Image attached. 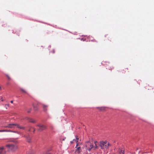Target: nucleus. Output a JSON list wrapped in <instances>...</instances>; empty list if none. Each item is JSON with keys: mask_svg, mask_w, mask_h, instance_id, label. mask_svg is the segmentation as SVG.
<instances>
[{"mask_svg": "<svg viewBox=\"0 0 154 154\" xmlns=\"http://www.w3.org/2000/svg\"><path fill=\"white\" fill-rule=\"evenodd\" d=\"M6 146L8 148V151L12 152L15 151L17 149V146L11 144H7Z\"/></svg>", "mask_w": 154, "mask_h": 154, "instance_id": "obj_1", "label": "nucleus"}, {"mask_svg": "<svg viewBox=\"0 0 154 154\" xmlns=\"http://www.w3.org/2000/svg\"><path fill=\"white\" fill-rule=\"evenodd\" d=\"M107 142L106 141H101L100 143L99 146L102 149L108 148V146L106 145Z\"/></svg>", "mask_w": 154, "mask_h": 154, "instance_id": "obj_2", "label": "nucleus"}, {"mask_svg": "<svg viewBox=\"0 0 154 154\" xmlns=\"http://www.w3.org/2000/svg\"><path fill=\"white\" fill-rule=\"evenodd\" d=\"M46 128L45 126H37V129L39 131H41Z\"/></svg>", "mask_w": 154, "mask_h": 154, "instance_id": "obj_3", "label": "nucleus"}, {"mask_svg": "<svg viewBox=\"0 0 154 154\" xmlns=\"http://www.w3.org/2000/svg\"><path fill=\"white\" fill-rule=\"evenodd\" d=\"M26 119L28 121V122L32 123H34L35 122V121L32 119H30L28 117H26Z\"/></svg>", "mask_w": 154, "mask_h": 154, "instance_id": "obj_4", "label": "nucleus"}, {"mask_svg": "<svg viewBox=\"0 0 154 154\" xmlns=\"http://www.w3.org/2000/svg\"><path fill=\"white\" fill-rule=\"evenodd\" d=\"M97 108L100 110L102 111L104 110L105 109L106 107H97Z\"/></svg>", "mask_w": 154, "mask_h": 154, "instance_id": "obj_5", "label": "nucleus"}, {"mask_svg": "<svg viewBox=\"0 0 154 154\" xmlns=\"http://www.w3.org/2000/svg\"><path fill=\"white\" fill-rule=\"evenodd\" d=\"M75 137H76V140H75V139H73V141H75L77 143L78 141V140H79V138L77 137V136H75ZM78 145V143H77V144H76V147H76Z\"/></svg>", "mask_w": 154, "mask_h": 154, "instance_id": "obj_6", "label": "nucleus"}, {"mask_svg": "<svg viewBox=\"0 0 154 154\" xmlns=\"http://www.w3.org/2000/svg\"><path fill=\"white\" fill-rule=\"evenodd\" d=\"M118 152L119 154L122 153V154H125L124 150H122L120 149H119Z\"/></svg>", "mask_w": 154, "mask_h": 154, "instance_id": "obj_7", "label": "nucleus"}, {"mask_svg": "<svg viewBox=\"0 0 154 154\" xmlns=\"http://www.w3.org/2000/svg\"><path fill=\"white\" fill-rule=\"evenodd\" d=\"M26 140L29 143H30L31 141V138L29 137H27Z\"/></svg>", "mask_w": 154, "mask_h": 154, "instance_id": "obj_8", "label": "nucleus"}, {"mask_svg": "<svg viewBox=\"0 0 154 154\" xmlns=\"http://www.w3.org/2000/svg\"><path fill=\"white\" fill-rule=\"evenodd\" d=\"M43 108L44 111H46V110L47 109V108L48 107V106L47 105H44V104L43 105Z\"/></svg>", "mask_w": 154, "mask_h": 154, "instance_id": "obj_9", "label": "nucleus"}, {"mask_svg": "<svg viewBox=\"0 0 154 154\" xmlns=\"http://www.w3.org/2000/svg\"><path fill=\"white\" fill-rule=\"evenodd\" d=\"M20 90L23 93L27 94L26 91L24 89L22 88H21L20 89Z\"/></svg>", "mask_w": 154, "mask_h": 154, "instance_id": "obj_10", "label": "nucleus"}, {"mask_svg": "<svg viewBox=\"0 0 154 154\" xmlns=\"http://www.w3.org/2000/svg\"><path fill=\"white\" fill-rule=\"evenodd\" d=\"M81 152V150H79V149H76L75 151V153H76V154H79Z\"/></svg>", "mask_w": 154, "mask_h": 154, "instance_id": "obj_11", "label": "nucleus"}, {"mask_svg": "<svg viewBox=\"0 0 154 154\" xmlns=\"http://www.w3.org/2000/svg\"><path fill=\"white\" fill-rule=\"evenodd\" d=\"M17 127L21 129H24V127L23 126H17Z\"/></svg>", "mask_w": 154, "mask_h": 154, "instance_id": "obj_12", "label": "nucleus"}, {"mask_svg": "<svg viewBox=\"0 0 154 154\" xmlns=\"http://www.w3.org/2000/svg\"><path fill=\"white\" fill-rule=\"evenodd\" d=\"M10 131L9 130H8L6 129H4L3 130H0V132H2L4 131Z\"/></svg>", "mask_w": 154, "mask_h": 154, "instance_id": "obj_13", "label": "nucleus"}, {"mask_svg": "<svg viewBox=\"0 0 154 154\" xmlns=\"http://www.w3.org/2000/svg\"><path fill=\"white\" fill-rule=\"evenodd\" d=\"M97 141H95L94 142V143L95 144V149H96V148H97Z\"/></svg>", "mask_w": 154, "mask_h": 154, "instance_id": "obj_14", "label": "nucleus"}, {"mask_svg": "<svg viewBox=\"0 0 154 154\" xmlns=\"http://www.w3.org/2000/svg\"><path fill=\"white\" fill-rule=\"evenodd\" d=\"M5 75L6 76V77L8 78V80H10L11 79V78L9 76V75H7V74H6Z\"/></svg>", "mask_w": 154, "mask_h": 154, "instance_id": "obj_15", "label": "nucleus"}, {"mask_svg": "<svg viewBox=\"0 0 154 154\" xmlns=\"http://www.w3.org/2000/svg\"><path fill=\"white\" fill-rule=\"evenodd\" d=\"M32 108H30L29 109V110H28L27 111V112L28 113H29L32 110Z\"/></svg>", "mask_w": 154, "mask_h": 154, "instance_id": "obj_16", "label": "nucleus"}, {"mask_svg": "<svg viewBox=\"0 0 154 154\" xmlns=\"http://www.w3.org/2000/svg\"><path fill=\"white\" fill-rule=\"evenodd\" d=\"M8 125H17V124H9Z\"/></svg>", "mask_w": 154, "mask_h": 154, "instance_id": "obj_17", "label": "nucleus"}, {"mask_svg": "<svg viewBox=\"0 0 154 154\" xmlns=\"http://www.w3.org/2000/svg\"><path fill=\"white\" fill-rule=\"evenodd\" d=\"M33 107L35 110H36L37 109V108L36 107H35V106L34 105V104H33Z\"/></svg>", "mask_w": 154, "mask_h": 154, "instance_id": "obj_18", "label": "nucleus"}, {"mask_svg": "<svg viewBox=\"0 0 154 154\" xmlns=\"http://www.w3.org/2000/svg\"><path fill=\"white\" fill-rule=\"evenodd\" d=\"M90 146H91V149H92L93 147V145L91 144V145H90Z\"/></svg>", "mask_w": 154, "mask_h": 154, "instance_id": "obj_19", "label": "nucleus"}, {"mask_svg": "<svg viewBox=\"0 0 154 154\" xmlns=\"http://www.w3.org/2000/svg\"><path fill=\"white\" fill-rule=\"evenodd\" d=\"M107 145V146L108 147L109 146H110V145L109 143H107V144H106V145Z\"/></svg>", "mask_w": 154, "mask_h": 154, "instance_id": "obj_20", "label": "nucleus"}, {"mask_svg": "<svg viewBox=\"0 0 154 154\" xmlns=\"http://www.w3.org/2000/svg\"><path fill=\"white\" fill-rule=\"evenodd\" d=\"M77 149H79V150H80V149H81V148H80V147H78L77 148Z\"/></svg>", "mask_w": 154, "mask_h": 154, "instance_id": "obj_21", "label": "nucleus"}, {"mask_svg": "<svg viewBox=\"0 0 154 154\" xmlns=\"http://www.w3.org/2000/svg\"><path fill=\"white\" fill-rule=\"evenodd\" d=\"M4 147H1L0 148V150H1V149H4Z\"/></svg>", "mask_w": 154, "mask_h": 154, "instance_id": "obj_22", "label": "nucleus"}, {"mask_svg": "<svg viewBox=\"0 0 154 154\" xmlns=\"http://www.w3.org/2000/svg\"><path fill=\"white\" fill-rule=\"evenodd\" d=\"M1 100L2 101H4V100H3V98H2V97L1 98Z\"/></svg>", "mask_w": 154, "mask_h": 154, "instance_id": "obj_23", "label": "nucleus"}, {"mask_svg": "<svg viewBox=\"0 0 154 154\" xmlns=\"http://www.w3.org/2000/svg\"><path fill=\"white\" fill-rule=\"evenodd\" d=\"M5 106L8 107L9 106V104H5Z\"/></svg>", "mask_w": 154, "mask_h": 154, "instance_id": "obj_24", "label": "nucleus"}, {"mask_svg": "<svg viewBox=\"0 0 154 154\" xmlns=\"http://www.w3.org/2000/svg\"><path fill=\"white\" fill-rule=\"evenodd\" d=\"M91 148H89V149H88V150L89 151H90L91 150Z\"/></svg>", "mask_w": 154, "mask_h": 154, "instance_id": "obj_25", "label": "nucleus"}, {"mask_svg": "<svg viewBox=\"0 0 154 154\" xmlns=\"http://www.w3.org/2000/svg\"><path fill=\"white\" fill-rule=\"evenodd\" d=\"M52 53H55V51H54V50H53L52 51Z\"/></svg>", "mask_w": 154, "mask_h": 154, "instance_id": "obj_26", "label": "nucleus"}, {"mask_svg": "<svg viewBox=\"0 0 154 154\" xmlns=\"http://www.w3.org/2000/svg\"><path fill=\"white\" fill-rule=\"evenodd\" d=\"M128 69L127 68H125V70H128Z\"/></svg>", "mask_w": 154, "mask_h": 154, "instance_id": "obj_27", "label": "nucleus"}, {"mask_svg": "<svg viewBox=\"0 0 154 154\" xmlns=\"http://www.w3.org/2000/svg\"><path fill=\"white\" fill-rule=\"evenodd\" d=\"M13 100H11V103H13Z\"/></svg>", "mask_w": 154, "mask_h": 154, "instance_id": "obj_28", "label": "nucleus"}, {"mask_svg": "<svg viewBox=\"0 0 154 154\" xmlns=\"http://www.w3.org/2000/svg\"><path fill=\"white\" fill-rule=\"evenodd\" d=\"M9 126L8 127H9V128H12V126Z\"/></svg>", "mask_w": 154, "mask_h": 154, "instance_id": "obj_29", "label": "nucleus"}, {"mask_svg": "<svg viewBox=\"0 0 154 154\" xmlns=\"http://www.w3.org/2000/svg\"><path fill=\"white\" fill-rule=\"evenodd\" d=\"M2 90V87L1 86H0V90Z\"/></svg>", "mask_w": 154, "mask_h": 154, "instance_id": "obj_30", "label": "nucleus"}, {"mask_svg": "<svg viewBox=\"0 0 154 154\" xmlns=\"http://www.w3.org/2000/svg\"><path fill=\"white\" fill-rule=\"evenodd\" d=\"M110 69L111 71V70H112V68H110V69Z\"/></svg>", "mask_w": 154, "mask_h": 154, "instance_id": "obj_31", "label": "nucleus"}, {"mask_svg": "<svg viewBox=\"0 0 154 154\" xmlns=\"http://www.w3.org/2000/svg\"><path fill=\"white\" fill-rule=\"evenodd\" d=\"M138 148H137L136 149V151H137V150H138Z\"/></svg>", "mask_w": 154, "mask_h": 154, "instance_id": "obj_32", "label": "nucleus"}, {"mask_svg": "<svg viewBox=\"0 0 154 154\" xmlns=\"http://www.w3.org/2000/svg\"><path fill=\"white\" fill-rule=\"evenodd\" d=\"M70 142L71 143H72V141H71Z\"/></svg>", "mask_w": 154, "mask_h": 154, "instance_id": "obj_33", "label": "nucleus"}, {"mask_svg": "<svg viewBox=\"0 0 154 154\" xmlns=\"http://www.w3.org/2000/svg\"><path fill=\"white\" fill-rule=\"evenodd\" d=\"M140 151H139V152H138L139 153H140Z\"/></svg>", "mask_w": 154, "mask_h": 154, "instance_id": "obj_34", "label": "nucleus"}, {"mask_svg": "<svg viewBox=\"0 0 154 154\" xmlns=\"http://www.w3.org/2000/svg\"><path fill=\"white\" fill-rule=\"evenodd\" d=\"M6 109H7V108L6 107Z\"/></svg>", "mask_w": 154, "mask_h": 154, "instance_id": "obj_35", "label": "nucleus"}, {"mask_svg": "<svg viewBox=\"0 0 154 154\" xmlns=\"http://www.w3.org/2000/svg\"><path fill=\"white\" fill-rule=\"evenodd\" d=\"M87 143H89V142H87Z\"/></svg>", "mask_w": 154, "mask_h": 154, "instance_id": "obj_36", "label": "nucleus"}, {"mask_svg": "<svg viewBox=\"0 0 154 154\" xmlns=\"http://www.w3.org/2000/svg\"><path fill=\"white\" fill-rule=\"evenodd\" d=\"M1 152H0V154L1 153Z\"/></svg>", "mask_w": 154, "mask_h": 154, "instance_id": "obj_37", "label": "nucleus"}]
</instances>
